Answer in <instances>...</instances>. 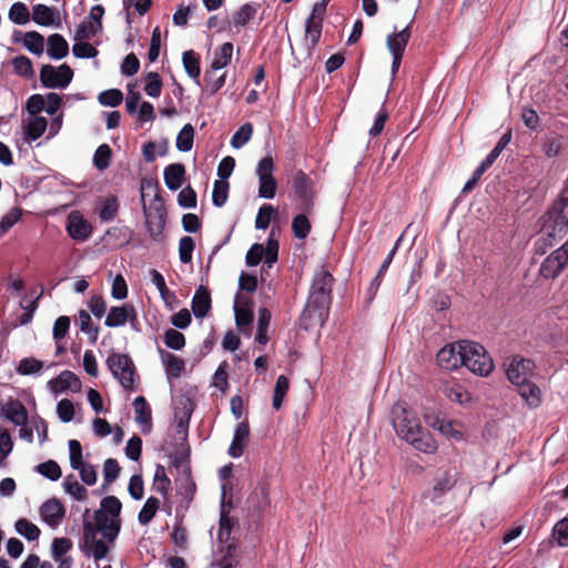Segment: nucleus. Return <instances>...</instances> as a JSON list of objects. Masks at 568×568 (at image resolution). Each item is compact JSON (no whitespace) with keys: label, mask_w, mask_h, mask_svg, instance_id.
<instances>
[{"label":"nucleus","mask_w":568,"mask_h":568,"mask_svg":"<svg viewBox=\"0 0 568 568\" xmlns=\"http://www.w3.org/2000/svg\"><path fill=\"white\" fill-rule=\"evenodd\" d=\"M32 19L36 23L45 27L59 23L58 16L45 4H37L33 8Z\"/></svg>","instance_id":"27"},{"label":"nucleus","mask_w":568,"mask_h":568,"mask_svg":"<svg viewBox=\"0 0 568 568\" xmlns=\"http://www.w3.org/2000/svg\"><path fill=\"white\" fill-rule=\"evenodd\" d=\"M9 18L17 24H26L29 21L30 13L24 3L16 2L10 8Z\"/></svg>","instance_id":"46"},{"label":"nucleus","mask_w":568,"mask_h":568,"mask_svg":"<svg viewBox=\"0 0 568 568\" xmlns=\"http://www.w3.org/2000/svg\"><path fill=\"white\" fill-rule=\"evenodd\" d=\"M101 29V22L84 21L77 30V40L90 39Z\"/></svg>","instance_id":"59"},{"label":"nucleus","mask_w":568,"mask_h":568,"mask_svg":"<svg viewBox=\"0 0 568 568\" xmlns=\"http://www.w3.org/2000/svg\"><path fill=\"white\" fill-rule=\"evenodd\" d=\"M211 310V295L210 292L200 286L195 292L192 301V311L197 318H203Z\"/></svg>","instance_id":"23"},{"label":"nucleus","mask_w":568,"mask_h":568,"mask_svg":"<svg viewBox=\"0 0 568 568\" xmlns=\"http://www.w3.org/2000/svg\"><path fill=\"white\" fill-rule=\"evenodd\" d=\"M255 14V9L250 4H244L233 14V23L236 27L245 26Z\"/></svg>","instance_id":"57"},{"label":"nucleus","mask_w":568,"mask_h":568,"mask_svg":"<svg viewBox=\"0 0 568 568\" xmlns=\"http://www.w3.org/2000/svg\"><path fill=\"white\" fill-rule=\"evenodd\" d=\"M135 422L142 427L143 433L151 430V409L144 397L139 396L133 402Z\"/></svg>","instance_id":"22"},{"label":"nucleus","mask_w":568,"mask_h":568,"mask_svg":"<svg viewBox=\"0 0 568 568\" xmlns=\"http://www.w3.org/2000/svg\"><path fill=\"white\" fill-rule=\"evenodd\" d=\"M111 159V149L108 144L100 145L93 156V163L99 170H104L109 166Z\"/></svg>","instance_id":"52"},{"label":"nucleus","mask_w":568,"mask_h":568,"mask_svg":"<svg viewBox=\"0 0 568 568\" xmlns=\"http://www.w3.org/2000/svg\"><path fill=\"white\" fill-rule=\"evenodd\" d=\"M164 182L170 190H178L184 182L185 169L180 163L170 164L164 169Z\"/></svg>","instance_id":"24"},{"label":"nucleus","mask_w":568,"mask_h":568,"mask_svg":"<svg viewBox=\"0 0 568 568\" xmlns=\"http://www.w3.org/2000/svg\"><path fill=\"white\" fill-rule=\"evenodd\" d=\"M16 531L29 541L37 540L40 536L39 527L26 518H20L14 525Z\"/></svg>","instance_id":"38"},{"label":"nucleus","mask_w":568,"mask_h":568,"mask_svg":"<svg viewBox=\"0 0 568 568\" xmlns=\"http://www.w3.org/2000/svg\"><path fill=\"white\" fill-rule=\"evenodd\" d=\"M80 329L88 334L91 342L94 343L99 336V328L92 326V320L90 314L87 311H80L78 315Z\"/></svg>","instance_id":"42"},{"label":"nucleus","mask_w":568,"mask_h":568,"mask_svg":"<svg viewBox=\"0 0 568 568\" xmlns=\"http://www.w3.org/2000/svg\"><path fill=\"white\" fill-rule=\"evenodd\" d=\"M162 362L165 365L166 374L172 377H180L184 371V362L172 353L162 352Z\"/></svg>","instance_id":"36"},{"label":"nucleus","mask_w":568,"mask_h":568,"mask_svg":"<svg viewBox=\"0 0 568 568\" xmlns=\"http://www.w3.org/2000/svg\"><path fill=\"white\" fill-rule=\"evenodd\" d=\"M470 372L479 376H487L494 368V363L483 345L467 342L464 345V363Z\"/></svg>","instance_id":"3"},{"label":"nucleus","mask_w":568,"mask_h":568,"mask_svg":"<svg viewBox=\"0 0 568 568\" xmlns=\"http://www.w3.org/2000/svg\"><path fill=\"white\" fill-rule=\"evenodd\" d=\"M98 534L99 532L97 531V529H93L91 523L84 524V544L95 560H100L106 556V554L109 552L108 544H110L105 538H99Z\"/></svg>","instance_id":"10"},{"label":"nucleus","mask_w":568,"mask_h":568,"mask_svg":"<svg viewBox=\"0 0 568 568\" xmlns=\"http://www.w3.org/2000/svg\"><path fill=\"white\" fill-rule=\"evenodd\" d=\"M274 162L271 156H264L256 165L255 174L258 178V196L273 199L276 194L277 183L273 175Z\"/></svg>","instance_id":"4"},{"label":"nucleus","mask_w":568,"mask_h":568,"mask_svg":"<svg viewBox=\"0 0 568 568\" xmlns=\"http://www.w3.org/2000/svg\"><path fill=\"white\" fill-rule=\"evenodd\" d=\"M164 343L172 349H181L185 345V337L179 331L170 328L165 332Z\"/></svg>","instance_id":"54"},{"label":"nucleus","mask_w":568,"mask_h":568,"mask_svg":"<svg viewBox=\"0 0 568 568\" xmlns=\"http://www.w3.org/2000/svg\"><path fill=\"white\" fill-rule=\"evenodd\" d=\"M233 54V44L231 42L223 43L215 52L214 59L212 61L211 68L213 71L221 70L225 68Z\"/></svg>","instance_id":"32"},{"label":"nucleus","mask_w":568,"mask_h":568,"mask_svg":"<svg viewBox=\"0 0 568 568\" xmlns=\"http://www.w3.org/2000/svg\"><path fill=\"white\" fill-rule=\"evenodd\" d=\"M121 501L114 496H108L101 501V507L94 514L93 529L102 534L109 542H113L120 531Z\"/></svg>","instance_id":"2"},{"label":"nucleus","mask_w":568,"mask_h":568,"mask_svg":"<svg viewBox=\"0 0 568 568\" xmlns=\"http://www.w3.org/2000/svg\"><path fill=\"white\" fill-rule=\"evenodd\" d=\"M193 412V405L191 400L186 397H181L175 406V422L178 432L182 438L186 436V430L189 427V422L191 414Z\"/></svg>","instance_id":"17"},{"label":"nucleus","mask_w":568,"mask_h":568,"mask_svg":"<svg viewBox=\"0 0 568 568\" xmlns=\"http://www.w3.org/2000/svg\"><path fill=\"white\" fill-rule=\"evenodd\" d=\"M552 537L560 547H568V517L559 520L554 526Z\"/></svg>","instance_id":"51"},{"label":"nucleus","mask_w":568,"mask_h":568,"mask_svg":"<svg viewBox=\"0 0 568 568\" xmlns=\"http://www.w3.org/2000/svg\"><path fill=\"white\" fill-rule=\"evenodd\" d=\"M48 388L54 395H59L67 390L79 392L81 383L74 373L63 371L55 378L48 382Z\"/></svg>","instance_id":"13"},{"label":"nucleus","mask_w":568,"mask_h":568,"mask_svg":"<svg viewBox=\"0 0 568 568\" xmlns=\"http://www.w3.org/2000/svg\"><path fill=\"white\" fill-rule=\"evenodd\" d=\"M162 81L158 73L149 72L145 75L144 91L151 98H158L161 94Z\"/></svg>","instance_id":"47"},{"label":"nucleus","mask_w":568,"mask_h":568,"mask_svg":"<svg viewBox=\"0 0 568 568\" xmlns=\"http://www.w3.org/2000/svg\"><path fill=\"white\" fill-rule=\"evenodd\" d=\"M13 442L9 432L0 427V466L4 465V459L11 453Z\"/></svg>","instance_id":"56"},{"label":"nucleus","mask_w":568,"mask_h":568,"mask_svg":"<svg viewBox=\"0 0 568 568\" xmlns=\"http://www.w3.org/2000/svg\"><path fill=\"white\" fill-rule=\"evenodd\" d=\"M144 213H145V223H146L150 234L152 236H158L161 233L163 225H164V220H163L164 214H163L161 204H159V206L155 209L154 213L148 212L145 209H144Z\"/></svg>","instance_id":"31"},{"label":"nucleus","mask_w":568,"mask_h":568,"mask_svg":"<svg viewBox=\"0 0 568 568\" xmlns=\"http://www.w3.org/2000/svg\"><path fill=\"white\" fill-rule=\"evenodd\" d=\"M194 129L191 124H185L176 138V148L181 152H187L193 146Z\"/></svg>","instance_id":"41"},{"label":"nucleus","mask_w":568,"mask_h":568,"mask_svg":"<svg viewBox=\"0 0 568 568\" xmlns=\"http://www.w3.org/2000/svg\"><path fill=\"white\" fill-rule=\"evenodd\" d=\"M227 546H231V552H233L235 546L233 540H231V523L227 518L222 516L220 519V527L217 530V544L215 545V549H221L222 547L226 549Z\"/></svg>","instance_id":"33"},{"label":"nucleus","mask_w":568,"mask_h":568,"mask_svg":"<svg viewBox=\"0 0 568 568\" xmlns=\"http://www.w3.org/2000/svg\"><path fill=\"white\" fill-rule=\"evenodd\" d=\"M160 501L159 499L154 497H150L146 499L143 508L139 513V521L143 525L151 521V519L154 517L158 508H159Z\"/></svg>","instance_id":"48"},{"label":"nucleus","mask_w":568,"mask_h":568,"mask_svg":"<svg viewBox=\"0 0 568 568\" xmlns=\"http://www.w3.org/2000/svg\"><path fill=\"white\" fill-rule=\"evenodd\" d=\"M275 212H276V210L270 204H265V205L261 206V209L257 213V216L255 219V227L258 230L267 229Z\"/></svg>","instance_id":"53"},{"label":"nucleus","mask_w":568,"mask_h":568,"mask_svg":"<svg viewBox=\"0 0 568 568\" xmlns=\"http://www.w3.org/2000/svg\"><path fill=\"white\" fill-rule=\"evenodd\" d=\"M63 505L55 498L44 501L39 508L41 520L51 528H57L64 517Z\"/></svg>","instance_id":"12"},{"label":"nucleus","mask_w":568,"mask_h":568,"mask_svg":"<svg viewBox=\"0 0 568 568\" xmlns=\"http://www.w3.org/2000/svg\"><path fill=\"white\" fill-rule=\"evenodd\" d=\"M236 560L233 552H231V546H227L226 549H224V547L214 549L211 564L212 568H234Z\"/></svg>","instance_id":"30"},{"label":"nucleus","mask_w":568,"mask_h":568,"mask_svg":"<svg viewBox=\"0 0 568 568\" xmlns=\"http://www.w3.org/2000/svg\"><path fill=\"white\" fill-rule=\"evenodd\" d=\"M136 318V312L132 305H121L111 307L106 318L105 325L108 327H120L125 325L126 322H133Z\"/></svg>","instance_id":"15"},{"label":"nucleus","mask_w":568,"mask_h":568,"mask_svg":"<svg viewBox=\"0 0 568 568\" xmlns=\"http://www.w3.org/2000/svg\"><path fill=\"white\" fill-rule=\"evenodd\" d=\"M72 548L70 539L61 537L52 541V557L54 560L68 558L65 555Z\"/></svg>","instance_id":"49"},{"label":"nucleus","mask_w":568,"mask_h":568,"mask_svg":"<svg viewBox=\"0 0 568 568\" xmlns=\"http://www.w3.org/2000/svg\"><path fill=\"white\" fill-rule=\"evenodd\" d=\"M106 364L114 376L124 388H130L134 382V365L132 361L122 354L112 353Z\"/></svg>","instance_id":"5"},{"label":"nucleus","mask_w":568,"mask_h":568,"mask_svg":"<svg viewBox=\"0 0 568 568\" xmlns=\"http://www.w3.org/2000/svg\"><path fill=\"white\" fill-rule=\"evenodd\" d=\"M446 396L452 400L460 405H465L471 402V395L467 392L464 386L458 383H452L445 387Z\"/></svg>","instance_id":"35"},{"label":"nucleus","mask_w":568,"mask_h":568,"mask_svg":"<svg viewBox=\"0 0 568 568\" xmlns=\"http://www.w3.org/2000/svg\"><path fill=\"white\" fill-rule=\"evenodd\" d=\"M518 388V394L530 407H537L540 404V389L539 387L529 381V378L523 384H515Z\"/></svg>","instance_id":"26"},{"label":"nucleus","mask_w":568,"mask_h":568,"mask_svg":"<svg viewBox=\"0 0 568 568\" xmlns=\"http://www.w3.org/2000/svg\"><path fill=\"white\" fill-rule=\"evenodd\" d=\"M565 139L560 134L546 135L542 141V151L548 158L557 156L564 149Z\"/></svg>","instance_id":"34"},{"label":"nucleus","mask_w":568,"mask_h":568,"mask_svg":"<svg viewBox=\"0 0 568 568\" xmlns=\"http://www.w3.org/2000/svg\"><path fill=\"white\" fill-rule=\"evenodd\" d=\"M67 231L75 241H85L92 233V226L79 212H71L68 216Z\"/></svg>","instance_id":"14"},{"label":"nucleus","mask_w":568,"mask_h":568,"mask_svg":"<svg viewBox=\"0 0 568 568\" xmlns=\"http://www.w3.org/2000/svg\"><path fill=\"white\" fill-rule=\"evenodd\" d=\"M392 424L398 437L409 443L415 449L434 454L437 443L420 424L416 413L404 402L394 404L390 410Z\"/></svg>","instance_id":"1"},{"label":"nucleus","mask_w":568,"mask_h":568,"mask_svg":"<svg viewBox=\"0 0 568 568\" xmlns=\"http://www.w3.org/2000/svg\"><path fill=\"white\" fill-rule=\"evenodd\" d=\"M235 321L239 327L251 324L253 321V313L250 306V301L246 297L237 295L234 304Z\"/></svg>","instance_id":"25"},{"label":"nucleus","mask_w":568,"mask_h":568,"mask_svg":"<svg viewBox=\"0 0 568 568\" xmlns=\"http://www.w3.org/2000/svg\"><path fill=\"white\" fill-rule=\"evenodd\" d=\"M568 206V185L560 192L559 197L552 203L545 215L549 216L550 220H557L559 230L562 226H567V221H564L565 211Z\"/></svg>","instance_id":"19"},{"label":"nucleus","mask_w":568,"mask_h":568,"mask_svg":"<svg viewBox=\"0 0 568 568\" xmlns=\"http://www.w3.org/2000/svg\"><path fill=\"white\" fill-rule=\"evenodd\" d=\"M288 387H290V382H288L287 377H285L284 375H280L277 377V381L275 384L274 395H273V400H272V405L275 409H280L282 407L283 398L286 395Z\"/></svg>","instance_id":"43"},{"label":"nucleus","mask_w":568,"mask_h":568,"mask_svg":"<svg viewBox=\"0 0 568 568\" xmlns=\"http://www.w3.org/2000/svg\"><path fill=\"white\" fill-rule=\"evenodd\" d=\"M466 341L453 343L444 346L437 353L438 365L447 371L456 369L464 363V345Z\"/></svg>","instance_id":"9"},{"label":"nucleus","mask_w":568,"mask_h":568,"mask_svg":"<svg viewBox=\"0 0 568 568\" xmlns=\"http://www.w3.org/2000/svg\"><path fill=\"white\" fill-rule=\"evenodd\" d=\"M72 78L73 71L68 64L58 68L47 64L40 71V81L45 88H65Z\"/></svg>","instance_id":"8"},{"label":"nucleus","mask_w":568,"mask_h":568,"mask_svg":"<svg viewBox=\"0 0 568 568\" xmlns=\"http://www.w3.org/2000/svg\"><path fill=\"white\" fill-rule=\"evenodd\" d=\"M412 23L413 21H410V23L402 31L393 32L387 36L386 45L390 53L404 54L405 48L412 36Z\"/></svg>","instance_id":"18"},{"label":"nucleus","mask_w":568,"mask_h":568,"mask_svg":"<svg viewBox=\"0 0 568 568\" xmlns=\"http://www.w3.org/2000/svg\"><path fill=\"white\" fill-rule=\"evenodd\" d=\"M48 125L47 120L43 116L31 115L28 124L24 128V136L29 141L39 139L45 131Z\"/></svg>","instance_id":"29"},{"label":"nucleus","mask_w":568,"mask_h":568,"mask_svg":"<svg viewBox=\"0 0 568 568\" xmlns=\"http://www.w3.org/2000/svg\"><path fill=\"white\" fill-rule=\"evenodd\" d=\"M194 241L190 236H184L179 243V255L183 263H189L192 260V252L194 250Z\"/></svg>","instance_id":"63"},{"label":"nucleus","mask_w":568,"mask_h":568,"mask_svg":"<svg viewBox=\"0 0 568 568\" xmlns=\"http://www.w3.org/2000/svg\"><path fill=\"white\" fill-rule=\"evenodd\" d=\"M182 60H183V65H184L186 73L193 79L199 78L200 72H201L200 63H199V60H197L196 55L194 54V52H192V51L184 52Z\"/></svg>","instance_id":"50"},{"label":"nucleus","mask_w":568,"mask_h":568,"mask_svg":"<svg viewBox=\"0 0 568 568\" xmlns=\"http://www.w3.org/2000/svg\"><path fill=\"white\" fill-rule=\"evenodd\" d=\"M456 484V479L450 469L438 468L434 478L430 498L433 500L442 497L450 490Z\"/></svg>","instance_id":"16"},{"label":"nucleus","mask_w":568,"mask_h":568,"mask_svg":"<svg viewBox=\"0 0 568 568\" xmlns=\"http://www.w3.org/2000/svg\"><path fill=\"white\" fill-rule=\"evenodd\" d=\"M557 220H550L549 216H544L542 234L534 243V252L537 255H544L550 247L554 246L557 239H561L566 232L567 226L559 230Z\"/></svg>","instance_id":"6"},{"label":"nucleus","mask_w":568,"mask_h":568,"mask_svg":"<svg viewBox=\"0 0 568 568\" xmlns=\"http://www.w3.org/2000/svg\"><path fill=\"white\" fill-rule=\"evenodd\" d=\"M250 436V427L247 422L240 423L234 432L233 440L229 447L230 456L237 458L243 454L244 444Z\"/></svg>","instance_id":"20"},{"label":"nucleus","mask_w":568,"mask_h":568,"mask_svg":"<svg viewBox=\"0 0 568 568\" xmlns=\"http://www.w3.org/2000/svg\"><path fill=\"white\" fill-rule=\"evenodd\" d=\"M227 189L229 183L226 181L220 180L214 183L212 199L216 206H222L225 203L227 199Z\"/></svg>","instance_id":"62"},{"label":"nucleus","mask_w":568,"mask_h":568,"mask_svg":"<svg viewBox=\"0 0 568 568\" xmlns=\"http://www.w3.org/2000/svg\"><path fill=\"white\" fill-rule=\"evenodd\" d=\"M122 99H123V94L118 89H111V90L103 91L99 94V98H98L99 102L102 105H106V106H115L122 102Z\"/></svg>","instance_id":"55"},{"label":"nucleus","mask_w":568,"mask_h":568,"mask_svg":"<svg viewBox=\"0 0 568 568\" xmlns=\"http://www.w3.org/2000/svg\"><path fill=\"white\" fill-rule=\"evenodd\" d=\"M63 487L65 491L77 500H83L87 498V489L77 480L67 478L63 483Z\"/></svg>","instance_id":"58"},{"label":"nucleus","mask_w":568,"mask_h":568,"mask_svg":"<svg viewBox=\"0 0 568 568\" xmlns=\"http://www.w3.org/2000/svg\"><path fill=\"white\" fill-rule=\"evenodd\" d=\"M253 125L251 123L243 124L232 136L231 145L234 149H240L245 145L252 138Z\"/></svg>","instance_id":"45"},{"label":"nucleus","mask_w":568,"mask_h":568,"mask_svg":"<svg viewBox=\"0 0 568 568\" xmlns=\"http://www.w3.org/2000/svg\"><path fill=\"white\" fill-rule=\"evenodd\" d=\"M534 368L531 359L514 357L506 369V375L511 384H523L530 378Z\"/></svg>","instance_id":"11"},{"label":"nucleus","mask_w":568,"mask_h":568,"mask_svg":"<svg viewBox=\"0 0 568 568\" xmlns=\"http://www.w3.org/2000/svg\"><path fill=\"white\" fill-rule=\"evenodd\" d=\"M43 362L33 357H27L19 362L17 372L20 375H38L43 369Z\"/></svg>","instance_id":"39"},{"label":"nucleus","mask_w":568,"mask_h":568,"mask_svg":"<svg viewBox=\"0 0 568 568\" xmlns=\"http://www.w3.org/2000/svg\"><path fill=\"white\" fill-rule=\"evenodd\" d=\"M57 414L61 422L69 423L74 416V406L71 400L62 399L57 405Z\"/></svg>","instance_id":"64"},{"label":"nucleus","mask_w":568,"mask_h":568,"mask_svg":"<svg viewBox=\"0 0 568 568\" xmlns=\"http://www.w3.org/2000/svg\"><path fill=\"white\" fill-rule=\"evenodd\" d=\"M118 202L115 197L109 196L102 199L99 203L98 214L102 222L113 220L118 213Z\"/></svg>","instance_id":"37"},{"label":"nucleus","mask_w":568,"mask_h":568,"mask_svg":"<svg viewBox=\"0 0 568 568\" xmlns=\"http://www.w3.org/2000/svg\"><path fill=\"white\" fill-rule=\"evenodd\" d=\"M48 54L52 58V59H62L64 58L68 52H69V44L68 42L65 41V39L58 34V33H54L52 36L49 37L48 39Z\"/></svg>","instance_id":"28"},{"label":"nucleus","mask_w":568,"mask_h":568,"mask_svg":"<svg viewBox=\"0 0 568 568\" xmlns=\"http://www.w3.org/2000/svg\"><path fill=\"white\" fill-rule=\"evenodd\" d=\"M38 471L51 480H58L61 477L60 466L53 460L40 464Z\"/></svg>","instance_id":"61"},{"label":"nucleus","mask_w":568,"mask_h":568,"mask_svg":"<svg viewBox=\"0 0 568 568\" xmlns=\"http://www.w3.org/2000/svg\"><path fill=\"white\" fill-rule=\"evenodd\" d=\"M3 415L14 425L22 426L28 419V413L23 404L19 400H9L2 407Z\"/></svg>","instance_id":"21"},{"label":"nucleus","mask_w":568,"mask_h":568,"mask_svg":"<svg viewBox=\"0 0 568 568\" xmlns=\"http://www.w3.org/2000/svg\"><path fill=\"white\" fill-rule=\"evenodd\" d=\"M23 44L31 53L40 55L43 52L44 38L36 31H30L24 36Z\"/></svg>","instance_id":"40"},{"label":"nucleus","mask_w":568,"mask_h":568,"mask_svg":"<svg viewBox=\"0 0 568 568\" xmlns=\"http://www.w3.org/2000/svg\"><path fill=\"white\" fill-rule=\"evenodd\" d=\"M317 10V3H315L312 14L310 19L307 20L305 32H306V41L315 45L320 39V29H318V21L316 16Z\"/></svg>","instance_id":"44"},{"label":"nucleus","mask_w":568,"mask_h":568,"mask_svg":"<svg viewBox=\"0 0 568 568\" xmlns=\"http://www.w3.org/2000/svg\"><path fill=\"white\" fill-rule=\"evenodd\" d=\"M292 229L296 237L305 239L311 230V225L305 215H297L292 222Z\"/></svg>","instance_id":"60"},{"label":"nucleus","mask_w":568,"mask_h":568,"mask_svg":"<svg viewBox=\"0 0 568 568\" xmlns=\"http://www.w3.org/2000/svg\"><path fill=\"white\" fill-rule=\"evenodd\" d=\"M568 265V240L540 265L539 274L545 278H556Z\"/></svg>","instance_id":"7"}]
</instances>
